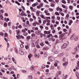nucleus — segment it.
Segmentation results:
<instances>
[{
	"label": "nucleus",
	"instance_id": "27",
	"mask_svg": "<svg viewBox=\"0 0 79 79\" xmlns=\"http://www.w3.org/2000/svg\"><path fill=\"white\" fill-rule=\"evenodd\" d=\"M62 2L63 3L65 4L66 3V2L64 0H62Z\"/></svg>",
	"mask_w": 79,
	"mask_h": 79
},
{
	"label": "nucleus",
	"instance_id": "47",
	"mask_svg": "<svg viewBox=\"0 0 79 79\" xmlns=\"http://www.w3.org/2000/svg\"><path fill=\"white\" fill-rule=\"evenodd\" d=\"M37 8L38 9H40L41 8V6H40L38 5V6H37Z\"/></svg>",
	"mask_w": 79,
	"mask_h": 79
},
{
	"label": "nucleus",
	"instance_id": "54",
	"mask_svg": "<svg viewBox=\"0 0 79 79\" xmlns=\"http://www.w3.org/2000/svg\"><path fill=\"white\" fill-rule=\"evenodd\" d=\"M39 40H38L37 41H36V44L38 45V44H39Z\"/></svg>",
	"mask_w": 79,
	"mask_h": 79
},
{
	"label": "nucleus",
	"instance_id": "9",
	"mask_svg": "<svg viewBox=\"0 0 79 79\" xmlns=\"http://www.w3.org/2000/svg\"><path fill=\"white\" fill-rule=\"evenodd\" d=\"M41 31L40 30H39L37 32H36V34L37 35H39L40 34H41Z\"/></svg>",
	"mask_w": 79,
	"mask_h": 79
},
{
	"label": "nucleus",
	"instance_id": "28",
	"mask_svg": "<svg viewBox=\"0 0 79 79\" xmlns=\"http://www.w3.org/2000/svg\"><path fill=\"white\" fill-rule=\"evenodd\" d=\"M55 6V4L54 3H52L51 4V7H54Z\"/></svg>",
	"mask_w": 79,
	"mask_h": 79
},
{
	"label": "nucleus",
	"instance_id": "11",
	"mask_svg": "<svg viewBox=\"0 0 79 79\" xmlns=\"http://www.w3.org/2000/svg\"><path fill=\"white\" fill-rule=\"evenodd\" d=\"M40 56V55L39 54H35V56L36 58H39Z\"/></svg>",
	"mask_w": 79,
	"mask_h": 79
},
{
	"label": "nucleus",
	"instance_id": "16",
	"mask_svg": "<svg viewBox=\"0 0 79 79\" xmlns=\"http://www.w3.org/2000/svg\"><path fill=\"white\" fill-rule=\"evenodd\" d=\"M32 56V54H30L28 55V57L29 59H31V57Z\"/></svg>",
	"mask_w": 79,
	"mask_h": 79
},
{
	"label": "nucleus",
	"instance_id": "8",
	"mask_svg": "<svg viewBox=\"0 0 79 79\" xmlns=\"http://www.w3.org/2000/svg\"><path fill=\"white\" fill-rule=\"evenodd\" d=\"M19 52V54L21 55H23L24 54V52L22 50H20Z\"/></svg>",
	"mask_w": 79,
	"mask_h": 79
},
{
	"label": "nucleus",
	"instance_id": "13",
	"mask_svg": "<svg viewBox=\"0 0 79 79\" xmlns=\"http://www.w3.org/2000/svg\"><path fill=\"white\" fill-rule=\"evenodd\" d=\"M64 76V75H63L62 76V77H63V78L64 79H66L67 78V75H65L64 77H63Z\"/></svg>",
	"mask_w": 79,
	"mask_h": 79
},
{
	"label": "nucleus",
	"instance_id": "40",
	"mask_svg": "<svg viewBox=\"0 0 79 79\" xmlns=\"http://www.w3.org/2000/svg\"><path fill=\"white\" fill-rule=\"evenodd\" d=\"M64 55V53H61L58 56H63Z\"/></svg>",
	"mask_w": 79,
	"mask_h": 79
},
{
	"label": "nucleus",
	"instance_id": "1",
	"mask_svg": "<svg viewBox=\"0 0 79 79\" xmlns=\"http://www.w3.org/2000/svg\"><path fill=\"white\" fill-rule=\"evenodd\" d=\"M65 39V37L64 36V35L63 34H62L61 35H60L59 36V39L60 40L63 41Z\"/></svg>",
	"mask_w": 79,
	"mask_h": 79
},
{
	"label": "nucleus",
	"instance_id": "37",
	"mask_svg": "<svg viewBox=\"0 0 79 79\" xmlns=\"http://www.w3.org/2000/svg\"><path fill=\"white\" fill-rule=\"evenodd\" d=\"M36 47L37 48H39V49H40V45H39L38 44H37L36 45Z\"/></svg>",
	"mask_w": 79,
	"mask_h": 79
},
{
	"label": "nucleus",
	"instance_id": "36",
	"mask_svg": "<svg viewBox=\"0 0 79 79\" xmlns=\"http://www.w3.org/2000/svg\"><path fill=\"white\" fill-rule=\"evenodd\" d=\"M48 10L51 12H52L53 11V10L52 8H48Z\"/></svg>",
	"mask_w": 79,
	"mask_h": 79
},
{
	"label": "nucleus",
	"instance_id": "22",
	"mask_svg": "<svg viewBox=\"0 0 79 79\" xmlns=\"http://www.w3.org/2000/svg\"><path fill=\"white\" fill-rule=\"evenodd\" d=\"M23 26L25 27H27V23H23Z\"/></svg>",
	"mask_w": 79,
	"mask_h": 79
},
{
	"label": "nucleus",
	"instance_id": "5",
	"mask_svg": "<svg viewBox=\"0 0 79 79\" xmlns=\"http://www.w3.org/2000/svg\"><path fill=\"white\" fill-rule=\"evenodd\" d=\"M45 19L47 20V21L48 23H50V21L48 19H50L51 18L50 17H46L44 18Z\"/></svg>",
	"mask_w": 79,
	"mask_h": 79
},
{
	"label": "nucleus",
	"instance_id": "41",
	"mask_svg": "<svg viewBox=\"0 0 79 79\" xmlns=\"http://www.w3.org/2000/svg\"><path fill=\"white\" fill-rule=\"evenodd\" d=\"M16 32L17 34L19 33H20V31L19 30H16Z\"/></svg>",
	"mask_w": 79,
	"mask_h": 79
},
{
	"label": "nucleus",
	"instance_id": "29",
	"mask_svg": "<svg viewBox=\"0 0 79 79\" xmlns=\"http://www.w3.org/2000/svg\"><path fill=\"white\" fill-rule=\"evenodd\" d=\"M44 76H40V79H44Z\"/></svg>",
	"mask_w": 79,
	"mask_h": 79
},
{
	"label": "nucleus",
	"instance_id": "62",
	"mask_svg": "<svg viewBox=\"0 0 79 79\" xmlns=\"http://www.w3.org/2000/svg\"><path fill=\"white\" fill-rule=\"evenodd\" d=\"M19 28H22V26L21 25H19Z\"/></svg>",
	"mask_w": 79,
	"mask_h": 79
},
{
	"label": "nucleus",
	"instance_id": "31",
	"mask_svg": "<svg viewBox=\"0 0 79 79\" xmlns=\"http://www.w3.org/2000/svg\"><path fill=\"white\" fill-rule=\"evenodd\" d=\"M28 78L30 79H31L32 78V75H29L28 76Z\"/></svg>",
	"mask_w": 79,
	"mask_h": 79
},
{
	"label": "nucleus",
	"instance_id": "57",
	"mask_svg": "<svg viewBox=\"0 0 79 79\" xmlns=\"http://www.w3.org/2000/svg\"><path fill=\"white\" fill-rule=\"evenodd\" d=\"M45 43H46V44H49V42H48V41H45Z\"/></svg>",
	"mask_w": 79,
	"mask_h": 79
},
{
	"label": "nucleus",
	"instance_id": "21",
	"mask_svg": "<svg viewBox=\"0 0 79 79\" xmlns=\"http://www.w3.org/2000/svg\"><path fill=\"white\" fill-rule=\"evenodd\" d=\"M55 14L56 15L59 16L60 15L59 13L57 12H56L55 13Z\"/></svg>",
	"mask_w": 79,
	"mask_h": 79
},
{
	"label": "nucleus",
	"instance_id": "25",
	"mask_svg": "<svg viewBox=\"0 0 79 79\" xmlns=\"http://www.w3.org/2000/svg\"><path fill=\"white\" fill-rule=\"evenodd\" d=\"M21 71H22V72L23 73H26L27 72V71L26 70H22Z\"/></svg>",
	"mask_w": 79,
	"mask_h": 79
},
{
	"label": "nucleus",
	"instance_id": "43",
	"mask_svg": "<svg viewBox=\"0 0 79 79\" xmlns=\"http://www.w3.org/2000/svg\"><path fill=\"white\" fill-rule=\"evenodd\" d=\"M11 68H12V69H13V70H16V69L14 68V66H12Z\"/></svg>",
	"mask_w": 79,
	"mask_h": 79
},
{
	"label": "nucleus",
	"instance_id": "59",
	"mask_svg": "<svg viewBox=\"0 0 79 79\" xmlns=\"http://www.w3.org/2000/svg\"><path fill=\"white\" fill-rule=\"evenodd\" d=\"M5 37H7L8 36V34L6 33H5Z\"/></svg>",
	"mask_w": 79,
	"mask_h": 79
},
{
	"label": "nucleus",
	"instance_id": "23",
	"mask_svg": "<svg viewBox=\"0 0 79 79\" xmlns=\"http://www.w3.org/2000/svg\"><path fill=\"white\" fill-rule=\"evenodd\" d=\"M44 56L45 57H47V56H48L47 53L46 52L44 54Z\"/></svg>",
	"mask_w": 79,
	"mask_h": 79
},
{
	"label": "nucleus",
	"instance_id": "42",
	"mask_svg": "<svg viewBox=\"0 0 79 79\" xmlns=\"http://www.w3.org/2000/svg\"><path fill=\"white\" fill-rule=\"evenodd\" d=\"M34 66H32L31 67V70H33L34 69Z\"/></svg>",
	"mask_w": 79,
	"mask_h": 79
},
{
	"label": "nucleus",
	"instance_id": "17",
	"mask_svg": "<svg viewBox=\"0 0 79 79\" xmlns=\"http://www.w3.org/2000/svg\"><path fill=\"white\" fill-rule=\"evenodd\" d=\"M40 12L39 10H37L36 11V15L37 16H39L40 15Z\"/></svg>",
	"mask_w": 79,
	"mask_h": 79
},
{
	"label": "nucleus",
	"instance_id": "61",
	"mask_svg": "<svg viewBox=\"0 0 79 79\" xmlns=\"http://www.w3.org/2000/svg\"><path fill=\"white\" fill-rule=\"evenodd\" d=\"M69 8L70 9H71V10H72V8H73V6H69Z\"/></svg>",
	"mask_w": 79,
	"mask_h": 79
},
{
	"label": "nucleus",
	"instance_id": "19",
	"mask_svg": "<svg viewBox=\"0 0 79 79\" xmlns=\"http://www.w3.org/2000/svg\"><path fill=\"white\" fill-rule=\"evenodd\" d=\"M21 19L22 20L23 22L24 23L26 22V20H24V18L23 17H22Z\"/></svg>",
	"mask_w": 79,
	"mask_h": 79
},
{
	"label": "nucleus",
	"instance_id": "30",
	"mask_svg": "<svg viewBox=\"0 0 79 79\" xmlns=\"http://www.w3.org/2000/svg\"><path fill=\"white\" fill-rule=\"evenodd\" d=\"M61 74V71H59L57 72V74L59 75H60Z\"/></svg>",
	"mask_w": 79,
	"mask_h": 79
},
{
	"label": "nucleus",
	"instance_id": "10",
	"mask_svg": "<svg viewBox=\"0 0 79 79\" xmlns=\"http://www.w3.org/2000/svg\"><path fill=\"white\" fill-rule=\"evenodd\" d=\"M68 64V63L67 62H66L65 63H63V66H66Z\"/></svg>",
	"mask_w": 79,
	"mask_h": 79
},
{
	"label": "nucleus",
	"instance_id": "18",
	"mask_svg": "<svg viewBox=\"0 0 79 79\" xmlns=\"http://www.w3.org/2000/svg\"><path fill=\"white\" fill-rule=\"evenodd\" d=\"M26 24L28 26H29V27L31 26V25L29 24V21H27Z\"/></svg>",
	"mask_w": 79,
	"mask_h": 79
},
{
	"label": "nucleus",
	"instance_id": "52",
	"mask_svg": "<svg viewBox=\"0 0 79 79\" xmlns=\"http://www.w3.org/2000/svg\"><path fill=\"white\" fill-rule=\"evenodd\" d=\"M62 7L63 8H66V6L64 5H62Z\"/></svg>",
	"mask_w": 79,
	"mask_h": 79
},
{
	"label": "nucleus",
	"instance_id": "6",
	"mask_svg": "<svg viewBox=\"0 0 79 79\" xmlns=\"http://www.w3.org/2000/svg\"><path fill=\"white\" fill-rule=\"evenodd\" d=\"M79 38V36H74L73 40L75 41H77L78 39Z\"/></svg>",
	"mask_w": 79,
	"mask_h": 79
},
{
	"label": "nucleus",
	"instance_id": "38",
	"mask_svg": "<svg viewBox=\"0 0 79 79\" xmlns=\"http://www.w3.org/2000/svg\"><path fill=\"white\" fill-rule=\"evenodd\" d=\"M31 35L32 37H33L35 36V33H32V34H31Z\"/></svg>",
	"mask_w": 79,
	"mask_h": 79
},
{
	"label": "nucleus",
	"instance_id": "33",
	"mask_svg": "<svg viewBox=\"0 0 79 79\" xmlns=\"http://www.w3.org/2000/svg\"><path fill=\"white\" fill-rule=\"evenodd\" d=\"M40 7H42L43 6V3H40Z\"/></svg>",
	"mask_w": 79,
	"mask_h": 79
},
{
	"label": "nucleus",
	"instance_id": "2",
	"mask_svg": "<svg viewBox=\"0 0 79 79\" xmlns=\"http://www.w3.org/2000/svg\"><path fill=\"white\" fill-rule=\"evenodd\" d=\"M77 47H75L74 50L75 52H79V44L77 45Z\"/></svg>",
	"mask_w": 79,
	"mask_h": 79
},
{
	"label": "nucleus",
	"instance_id": "14",
	"mask_svg": "<svg viewBox=\"0 0 79 79\" xmlns=\"http://www.w3.org/2000/svg\"><path fill=\"white\" fill-rule=\"evenodd\" d=\"M17 40H20L21 39V37L20 35H16V36Z\"/></svg>",
	"mask_w": 79,
	"mask_h": 79
},
{
	"label": "nucleus",
	"instance_id": "26",
	"mask_svg": "<svg viewBox=\"0 0 79 79\" xmlns=\"http://www.w3.org/2000/svg\"><path fill=\"white\" fill-rule=\"evenodd\" d=\"M46 67V66L45 65H43L41 67V68L42 69H44V68H45Z\"/></svg>",
	"mask_w": 79,
	"mask_h": 79
},
{
	"label": "nucleus",
	"instance_id": "51",
	"mask_svg": "<svg viewBox=\"0 0 79 79\" xmlns=\"http://www.w3.org/2000/svg\"><path fill=\"white\" fill-rule=\"evenodd\" d=\"M21 48H23L24 47V46L23 44H21L20 45Z\"/></svg>",
	"mask_w": 79,
	"mask_h": 79
},
{
	"label": "nucleus",
	"instance_id": "4",
	"mask_svg": "<svg viewBox=\"0 0 79 79\" xmlns=\"http://www.w3.org/2000/svg\"><path fill=\"white\" fill-rule=\"evenodd\" d=\"M67 47V44L66 43H64L62 45V48L63 49H65Z\"/></svg>",
	"mask_w": 79,
	"mask_h": 79
},
{
	"label": "nucleus",
	"instance_id": "12",
	"mask_svg": "<svg viewBox=\"0 0 79 79\" xmlns=\"http://www.w3.org/2000/svg\"><path fill=\"white\" fill-rule=\"evenodd\" d=\"M74 36L73 35H72L70 37V40H73L74 39Z\"/></svg>",
	"mask_w": 79,
	"mask_h": 79
},
{
	"label": "nucleus",
	"instance_id": "39",
	"mask_svg": "<svg viewBox=\"0 0 79 79\" xmlns=\"http://www.w3.org/2000/svg\"><path fill=\"white\" fill-rule=\"evenodd\" d=\"M58 52L57 51H55L54 52V53L55 54H58Z\"/></svg>",
	"mask_w": 79,
	"mask_h": 79
},
{
	"label": "nucleus",
	"instance_id": "34",
	"mask_svg": "<svg viewBox=\"0 0 79 79\" xmlns=\"http://www.w3.org/2000/svg\"><path fill=\"white\" fill-rule=\"evenodd\" d=\"M51 19H53V20H54L55 19V17L54 16H52V17H51Z\"/></svg>",
	"mask_w": 79,
	"mask_h": 79
},
{
	"label": "nucleus",
	"instance_id": "45",
	"mask_svg": "<svg viewBox=\"0 0 79 79\" xmlns=\"http://www.w3.org/2000/svg\"><path fill=\"white\" fill-rule=\"evenodd\" d=\"M4 35V33L2 32H0V35L1 36H3Z\"/></svg>",
	"mask_w": 79,
	"mask_h": 79
},
{
	"label": "nucleus",
	"instance_id": "44",
	"mask_svg": "<svg viewBox=\"0 0 79 79\" xmlns=\"http://www.w3.org/2000/svg\"><path fill=\"white\" fill-rule=\"evenodd\" d=\"M63 31L64 32H66L67 31V30L66 29H64L63 30Z\"/></svg>",
	"mask_w": 79,
	"mask_h": 79
},
{
	"label": "nucleus",
	"instance_id": "49",
	"mask_svg": "<svg viewBox=\"0 0 79 79\" xmlns=\"http://www.w3.org/2000/svg\"><path fill=\"white\" fill-rule=\"evenodd\" d=\"M43 1L45 2L46 3L48 4V2L46 0H43Z\"/></svg>",
	"mask_w": 79,
	"mask_h": 79
},
{
	"label": "nucleus",
	"instance_id": "3",
	"mask_svg": "<svg viewBox=\"0 0 79 79\" xmlns=\"http://www.w3.org/2000/svg\"><path fill=\"white\" fill-rule=\"evenodd\" d=\"M55 60V57H50L48 58V60L52 62L54 61Z\"/></svg>",
	"mask_w": 79,
	"mask_h": 79
},
{
	"label": "nucleus",
	"instance_id": "7",
	"mask_svg": "<svg viewBox=\"0 0 79 79\" xmlns=\"http://www.w3.org/2000/svg\"><path fill=\"white\" fill-rule=\"evenodd\" d=\"M12 60L13 61V62L15 64H17L16 60L14 57H12Z\"/></svg>",
	"mask_w": 79,
	"mask_h": 79
},
{
	"label": "nucleus",
	"instance_id": "46",
	"mask_svg": "<svg viewBox=\"0 0 79 79\" xmlns=\"http://www.w3.org/2000/svg\"><path fill=\"white\" fill-rule=\"evenodd\" d=\"M76 76L78 77L79 76V73L77 72H76Z\"/></svg>",
	"mask_w": 79,
	"mask_h": 79
},
{
	"label": "nucleus",
	"instance_id": "56",
	"mask_svg": "<svg viewBox=\"0 0 79 79\" xmlns=\"http://www.w3.org/2000/svg\"><path fill=\"white\" fill-rule=\"evenodd\" d=\"M56 43L57 44L59 43V40H56Z\"/></svg>",
	"mask_w": 79,
	"mask_h": 79
},
{
	"label": "nucleus",
	"instance_id": "55",
	"mask_svg": "<svg viewBox=\"0 0 79 79\" xmlns=\"http://www.w3.org/2000/svg\"><path fill=\"white\" fill-rule=\"evenodd\" d=\"M60 8L59 7H57L56 8V10L58 11L60 10Z\"/></svg>",
	"mask_w": 79,
	"mask_h": 79
},
{
	"label": "nucleus",
	"instance_id": "64",
	"mask_svg": "<svg viewBox=\"0 0 79 79\" xmlns=\"http://www.w3.org/2000/svg\"><path fill=\"white\" fill-rule=\"evenodd\" d=\"M54 37L55 38H58V35H55Z\"/></svg>",
	"mask_w": 79,
	"mask_h": 79
},
{
	"label": "nucleus",
	"instance_id": "53",
	"mask_svg": "<svg viewBox=\"0 0 79 79\" xmlns=\"http://www.w3.org/2000/svg\"><path fill=\"white\" fill-rule=\"evenodd\" d=\"M76 69L77 70H78L79 69V66H77L76 68Z\"/></svg>",
	"mask_w": 79,
	"mask_h": 79
},
{
	"label": "nucleus",
	"instance_id": "60",
	"mask_svg": "<svg viewBox=\"0 0 79 79\" xmlns=\"http://www.w3.org/2000/svg\"><path fill=\"white\" fill-rule=\"evenodd\" d=\"M25 48L26 49H28V48H29V46L28 45H26V46H25Z\"/></svg>",
	"mask_w": 79,
	"mask_h": 79
},
{
	"label": "nucleus",
	"instance_id": "35",
	"mask_svg": "<svg viewBox=\"0 0 79 79\" xmlns=\"http://www.w3.org/2000/svg\"><path fill=\"white\" fill-rule=\"evenodd\" d=\"M79 56L78 54H77L76 55L75 57L76 58H79Z\"/></svg>",
	"mask_w": 79,
	"mask_h": 79
},
{
	"label": "nucleus",
	"instance_id": "32",
	"mask_svg": "<svg viewBox=\"0 0 79 79\" xmlns=\"http://www.w3.org/2000/svg\"><path fill=\"white\" fill-rule=\"evenodd\" d=\"M0 18L1 19L3 20L4 18L2 15H0Z\"/></svg>",
	"mask_w": 79,
	"mask_h": 79
},
{
	"label": "nucleus",
	"instance_id": "20",
	"mask_svg": "<svg viewBox=\"0 0 79 79\" xmlns=\"http://www.w3.org/2000/svg\"><path fill=\"white\" fill-rule=\"evenodd\" d=\"M31 39L30 36H27V41H28L29 40H30Z\"/></svg>",
	"mask_w": 79,
	"mask_h": 79
},
{
	"label": "nucleus",
	"instance_id": "15",
	"mask_svg": "<svg viewBox=\"0 0 79 79\" xmlns=\"http://www.w3.org/2000/svg\"><path fill=\"white\" fill-rule=\"evenodd\" d=\"M73 23V21L72 20H70L69 21V25L70 26H71V24L72 23Z\"/></svg>",
	"mask_w": 79,
	"mask_h": 79
},
{
	"label": "nucleus",
	"instance_id": "50",
	"mask_svg": "<svg viewBox=\"0 0 79 79\" xmlns=\"http://www.w3.org/2000/svg\"><path fill=\"white\" fill-rule=\"evenodd\" d=\"M4 26L5 27H6L7 26V24L6 23H5L4 24Z\"/></svg>",
	"mask_w": 79,
	"mask_h": 79
},
{
	"label": "nucleus",
	"instance_id": "58",
	"mask_svg": "<svg viewBox=\"0 0 79 79\" xmlns=\"http://www.w3.org/2000/svg\"><path fill=\"white\" fill-rule=\"evenodd\" d=\"M57 19L58 20H60V17H59V16H57Z\"/></svg>",
	"mask_w": 79,
	"mask_h": 79
},
{
	"label": "nucleus",
	"instance_id": "48",
	"mask_svg": "<svg viewBox=\"0 0 79 79\" xmlns=\"http://www.w3.org/2000/svg\"><path fill=\"white\" fill-rule=\"evenodd\" d=\"M40 16L42 18H44V15H40Z\"/></svg>",
	"mask_w": 79,
	"mask_h": 79
},
{
	"label": "nucleus",
	"instance_id": "24",
	"mask_svg": "<svg viewBox=\"0 0 79 79\" xmlns=\"http://www.w3.org/2000/svg\"><path fill=\"white\" fill-rule=\"evenodd\" d=\"M44 42H42L41 44H40V45L42 47L44 46Z\"/></svg>",
	"mask_w": 79,
	"mask_h": 79
},
{
	"label": "nucleus",
	"instance_id": "63",
	"mask_svg": "<svg viewBox=\"0 0 79 79\" xmlns=\"http://www.w3.org/2000/svg\"><path fill=\"white\" fill-rule=\"evenodd\" d=\"M59 11H60V12H61V11H63V10H62V9L61 8H60V9H59Z\"/></svg>",
	"mask_w": 79,
	"mask_h": 79
}]
</instances>
